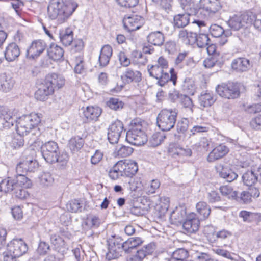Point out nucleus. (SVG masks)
<instances>
[{
	"mask_svg": "<svg viewBox=\"0 0 261 261\" xmlns=\"http://www.w3.org/2000/svg\"><path fill=\"white\" fill-rule=\"evenodd\" d=\"M142 243V239L139 237H132L123 243L122 248L125 253H129L132 250Z\"/></svg>",
	"mask_w": 261,
	"mask_h": 261,
	"instance_id": "obj_28",
	"label": "nucleus"
},
{
	"mask_svg": "<svg viewBox=\"0 0 261 261\" xmlns=\"http://www.w3.org/2000/svg\"><path fill=\"white\" fill-rule=\"evenodd\" d=\"M189 127V120L183 118L179 120L176 125V129L178 133H184Z\"/></svg>",
	"mask_w": 261,
	"mask_h": 261,
	"instance_id": "obj_54",
	"label": "nucleus"
},
{
	"mask_svg": "<svg viewBox=\"0 0 261 261\" xmlns=\"http://www.w3.org/2000/svg\"><path fill=\"white\" fill-rule=\"evenodd\" d=\"M200 222L196 214L191 213L187 216L182 223L183 229L186 233H192L199 229Z\"/></svg>",
	"mask_w": 261,
	"mask_h": 261,
	"instance_id": "obj_15",
	"label": "nucleus"
},
{
	"mask_svg": "<svg viewBox=\"0 0 261 261\" xmlns=\"http://www.w3.org/2000/svg\"><path fill=\"white\" fill-rule=\"evenodd\" d=\"M204 232L208 241L214 243L219 240L226 239L231 236V233L226 230H222L216 232L212 226H207L204 228Z\"/></svg>",
	"mask_w": 261,
	"mask_h": 261,
	"instance_id": "obj_12",
	"label": "nucleus"
},
{
	"mask_svg": "<svg viewBox=\"0 0 261 261\" xmlns=\"http://www.w3.org/2000/svg\"><path fill=\"white\" fill-rule=\"evenodd\" d=\"M197 212L202 216L203 218H208L211 213V208L207 203L203 201L199 202L196 206Z\"/></svg>",
	"mask_w": 261,
	"mask_h": 261,
	"instance_id": "obj_39",
	"label": "nucleus"
},
{
	"mask_svg": "<svg viewBox=\"0 0 261 261\" xmlns=\"http://www.w3.org/2000/svg\"><path fill=\"white\" fill-rule=\"evenodd\" d=\"M126 139L130 144L135 146H141L147 141V136L144 132H127Z\"/></svg>",
	"mask_w": 261,
	"mask_h": 261,
	"instance_id": "obj_17",
	"label": "nucleus"
},
{
	"mask_svg": "<svg viewBox=\"0 0 261 261\" xmlns=\"http://www.w3.org/2000/svg\"><path fill=\"white\" fill-rule=\"evenodd\" d=\"M185 90H187L189 93L193 94L195 86L193 82L190 79H186L183 84Z\"/></svg>",
	"mask_w": 261,
	"mask_h": 261,
	"instance_id": "obj_62",
	"label": "nucleus"
},
{
	"mask_svg": "<svg viewBox=\"0 0 261 261\" xmlns=\"http://www.w3.org/2000/svg\"><path fill=\"white\" fill-rule=\"evenodd\" d=\"M101 223V220L98 216L94 215H89L87 218L86 224L91 228H97Z\"/></svg>",
	"mask_w": 261,
	"mask_h": 261,
	"instance_id": "obj_49",
	"label": "nucleus"
},
{
	"mask_svg": "<svg viewBox=\"0 0 261 261\" xmlns=\"http://www.w3.org/2000/svg\"><path fill=\"white\" fill-rule=\"evenodd\" d=\"M186 212L184 208H176L171 214L170 220L171 223L175 225L182 224L186 218Z\"/></svg>",
	"mask_w": 261,
	"mask_h": 261,
	"instance_id": "obj_26",
	"label": "nucleus"
},
{
	"mask_svg": "<svg viewBox=\"0 0 261 261\" xmlns=\"http://www.w3.org/2000/svg\"><path fill=\"white\" fill-rule=\"evenodd\" d=\"M107 106L111 109L118 111L122 109L124 106V103L117 98H111L107 102Z\"/></svg>",
	"mask_w": 261,
	"mask_h": 261,
	"instance_id": "obj_47",
	"label": "nucleus"
},
{
	"mask_svg": "<svg viewBox=\"0 0 261 261\" xmlns=\"http://www.w3.org/2000/svg\"><path fill=\"white\" fill-rule=\"evenodd\" d=\"M232 68L237 72L247 71L250 68V61L245 58H238L231 63Z\"/></svg>",
	"mask_w": 261,
	"mask_h": 261,
	"instance_id": "obj_22",
	"label": "nucleus"
},
{
	"mask_svg": "<svg viewBox=\"0 0 261 261\" xmlns=\"http://www.w3.org/2000/svg\"><path fill=\"white\" fill-rule=\"evenodd\" d=\"M124 76L127 83H138L142 80V74L138 70L128 68L126 69Z\"/></svg>",
	"mask_w": 261,
	"mask_h": 261,
	"instance_id": "obj_30",
	"label": "nucleus"
},
{
	"mask_svg": "<svg viewBox=\"0 0 261 261\" xmlns=\"http://www.w3.org/2000/svg\"><path fill=\"white\" fill-rule=\"evenodd\" d=\"M118 4L121 7L125 8H131L136 6L139 2L138 0H117Z\"/></svg>",
	"mask_w": 261,
	"mask_h": 261,
	"instance_id": "obj_57",
	"label": "nucleus"
},
{
	"mask_svg": "<svg viewBox=\"0 0 261 261\" xmlns=\"http://www.w3.org/2000/svg\"><path fill=\"white\" fill-rule=\"evenodd\" d=\"M210 39L208 35L205 33H199L196 35V43L197 46L200 48H203L207 46L209 44Z\"/></svg>",
	"mask_w": 261,
	"mask_h": 261,
	"instance_id": "obj_44",
	"label": "nucleus"
},
{
	"mask_svg": "<svg viewBox=\"0 0 261 261\" xmlns=\"http://www.w3.org/2000/svg\"><path fill=\"white\" fill-rule=\"evenodd\" d=\"M216 90L221 97L228 99L237 98L240 94V85L237 83L218 85Z\"/></svg>",
	"mask_w": 261,
	"mask_h": 261,
	"instance_id": "obj_7",
	"label": "nucleus"
},
{
	"mask_svg": "<svg viewBox=\"0 0 261 261\" xmlns=\"http://www.w3.org/2000/svg\"><path fill=\"white\" fill-rule=\"evenodd\" d=\"M168 153L172 157L177 159L184 156H190L192 151L190 148H184L176 143L169 144L168 149Z\"/></svg>",
	"mask_w": 261,
	"mask_h": 261,
	"instance_id": "obj_16",
	"label": "nucleus"
},
{
	"mask_svg": "<svg viewBox=\"0 0 261 261\" xmlns=\"http://www.w3.org/2000/svg\"><path fill=\"white\" fill-rule=\"evenodd\" d=\"M119 162L116 163L109 171V176L112 180H117L120 176H124L122 167Z\"/></svg>",
	"mask_w": 261,
	"mask_h": 261,
	"instance_id": "obj_40",
	"label": "nucleus"
},
{
	"mask_svg": "<svg viewBox=\"0 0 261 261\" xmlns=\"http://www.w3.org/2000/svg\"><path fill=\"white\" fill-rule=\"evenodd\" d=\"M210 32L211 35L214 37H222V40L219 41L221 45H224L227 41V39L226 38V35L223 37V35L224 34L225 32L224 30L221 26L216 24H212L210 27Z\"/></svg>",
	"mask_w": 261,
	"mask_h": 261,
	"instance_id": "obj_32",
	"label": "nucleus"
},
{
	"mask_svg": "<svg viewBox=\"0 0 261 261\" xmlns=\"http://www.w3.org/2000/svg\"><path fill=\"white\" fill-rule=\"evenodd\" d=\"M130 129L127 132H144L143 130V126L142 125V122L140 119H134L130 122Z\"/></svg>",
	"mask_w": 261,
	"mask_h": 261,
	"instance_id": "obj_55",
	"label": "nucleus"
},
{
	"mask_svg": "<svg viewBox=\"0 0 261 261\" xmlns=\"http://www.w3.org/2000/svg\"><path fill=\"white\" fill-rule=\"evenodd\" d=\"M131 185L130 189L133 191H136L138 189H141L144 186L140 178H135L129 182Z\"/></svg>",
	"mask_w": 261,
	"mask_h": 261,
	"instance_id": "obj_61",
	"label": "nucleus"
},
{
	"mask_svg": "<svg viewBox=\"0 0 261 261\" xmlns=\"http://www.w3.org/2000/svg\"><path fill=\"white\" fill-rule=\"evenodd\" d=\"M77 6L76 3L71 0H50L47 7L48 17L62 23L69 18Z\"/></svg>",
	"mask_w": 261,
	"mask_h": 261,
	"instance_id": "obj_2",
	"label": "nucleus"
},
{
	"mask_svg": "<svg viewBox=\"0 0 261 261\" xmlns=\"http://www.w3.org/2000/svg\"><path fill=\"white\" fill-rule=\"evenodd\" d=\"M84 143V141L82 138L75 137L70 139L68 146L72 152H75L82 148Z\"/></svg>",
	"mask_w": 261,
	"mask_h": 261,
	"instance_id": "obj_37",
	"label": "nucleus"
},
{
	"mask_svg": "<svg viewBox=\"0 0 261 261\" xmlns=\"http://www.w3.org/2000/svg\"><path fill=\"white\" fill-rule=\"evenodd\" d=\"M119 60L121 64L125 67L128 66L130 63V59L127 57L124 52H120L118 55Z\"/></svg>",
	"mask_w": 261,
	"mask_h": 261,
	"instance_id": "obj_64",
	"label": "nucleus"
},
{
	"mask_svg": "<svg viewBox=\"0 0 261 261\" xmlns=\"http://www.w3.org/2000/svg\"><path fill=\"white\" fill-rule=\"evenodd\" d=\"M117 248L116 247L109 245L108 252L106 254V258L108 260L114 259L121 255V253L122 250Z\"/></svg>",
	"mask_w": 261,
	"mask_h": 261,
	"instance_id": "obj_46",
	"label": "nucleus"
},
{
	"mask_svg": "<svg viewBox=\"0 0 261 261\" xmlns=\"http://www.w3.org/2000/svg\"><path fill=\"white\" fill-rule=\"evenodd\" d=\"M188 255L189 253L187 250L178 248L173 252L172 256L168 261H184Z\"/></svg>",
	"mask_w": 261,
	"mask_h": 261,
	"instance_id": "obj_38",
	"label": "nucleus"
},
{
	"mask_svg": "<svg viewBox=\"0 0 261 261\" xmlns=\"http://www.w3.org/2000/svg\"><path fill=\"white\" fill-rule=\"evenodd\" d=\"M31 181L25 175H18L13 178L7 177L0 182V191L10 193L19 199H24L28 196L25 189L30 188Z\"/></svg>",
	"mask_w": 261,
	"mask_h": 261,
	"instance_id": "obj_3",
	"label": "nucleus"
},
{
	"mask_svg": "<svg viewBox=\"0 0 261 261\" xmlns=\"http://www.w3.org/2000/svg\"><path fill=\"white\" fill-rule=\"evenodd\" d=\"M242 180L244 184L248 187L253 186L258 180V176L254 171L248 170L242 175Z\"/></svg>",
	"mask_w": 261,
	"mask_h": 261,
	"instance_id": "obj_34",
	"label": "nucleus"
},
{
	"mask_svg": "<svg viewBox=\"0 0 261 261\" xmlns=\"http://www.w3.org/2000/svg\"><path fill=\"white\" fill-rule=\"evenodd\" d=\"M117 155L121 158H125L129 156L133 152V149L125 145H122L118 149H116Z\"/></svg>",
	"mask_w": 261,
	"mask_h": 261,
	"instance_id": "obj_51",
	"label": "nucleus"
},
{
	"mask_svg": "<svg viewBox=\"0 0 261 261\" xmlns=\"http://www.w3.org/2000/svg\"><path fill=\"white\" fill-rule=\"evenodd\" d=\"M45 79L54 90L61 88L65 84V79L60 74L54 73L48 74L46 76Z\"/></svg>",
	"mask_w": 261,
	"mask_h": 261,
	"instance_id": "obj_21",
	"label": "nucleus"
},
{
	"mask_svg": "<svg viewBox=\"0 0 261 261\" xmlns=\"http://www.w3.org/2000/svg\"><path fill=\"white\" fill-rule=\"evenodd\" d=\"M81 111L80 116L85 123L96 121L101 113V110L99 107H94L82 108Z\"/></svg>",
	"mask_w": 261,
	"mask_h": 261,
	"instance_id": "obj_14",
	"label": "nucleus"
},
{
	"mask_svg": "<svg viewBox=\"0 0 261 261\" xmlns=\"http://www.w3.org/2000/svg\"><path fill=\"white\" fill-rule=\"evenodd\" d=\"M47 54L53 60H59L63 57L64 51L62 48L57 45L51 44L47 49Z\"/></svg>",
	"mask_w": 261,
	"mask_h": 261,
	"instance_id": "obj_35",
	"label": "nucleus"
},
{
	"mask_svg": "<svg viewBox=\"0 0 261 261\" xmlns=\"http://www.w3.org/2000/svg\"><path fill=\"white\" fill-rule=\"evenodd\" d=\"M46 47V44L43 40L39 39L33 41L27 49V57L33 59L38 57Z\"/></svg>",
	"mask_w": 261,
	"mask_h": 261,
	"instance_id": "obj_13",
	"label": "nucleus"
},
{
	"mask_svg": "<svg viewBox=\"0 0 261 261\" xmlns=\"http://www.w3.org/2000/svg\"><path fill=\"white\" fill-rule=\"evenodd\" d=\"M161 183L158 179H153L149 183L146 184L143 189L148 195L154 194L156 191L159 188Z\"/></svg>",
	"mask_w": 261,
	"mask_h": 261,
	"instance_id": "obj_41",
	"label": "nucleus"
},
{
	"mask_svg": "<svg viewBox=\"0 0 261 261\" xmlns=\"http://www.w3.org/2000/svg\"><path fill=\"white\" fill-rule=\"evenodd\" d=\"M143 23L142 17L134 15L125 17L123 19L124 27L129 32L136 31L141 28Z\"/></svg>",
	"mask_w": 261,
	"mask_h": 261,
	"instance_id": "obj_18",
	"label": "nucleus"
},
{
	"mask_svg": "<svg viewBox=\"0 0 261 261\" xmlns=\"http://www.w3.org/2000/svg\"><path fill=\"white\" fill-rule=\"evenodd\" d=\"M217 171L220 177L227 182H231L238 177V174L227 167L219 165L217 167Z\"/></svg>",
	"mask_w": 261,
	"mask_h": 261,
	"instance_id": "obj_24",
	"label": "nucleus"
},
{
	"mask_svg": "<svg viewBox=\"0 0 261 261\" xmlns=\"http://www.w3.org/2000/svg\"><path fill=\"white\" fill-rule=\"evenodd\" d=\"M20 54V50L15 43H10L6 47L5 51V57L9 62L14 61Z\"/></svg>",
	"mask_w": 261,
	"mask_h": 261,
	"instance_id": "obj_23",
	"label": "nucleus"
},
{
	"mask_svg": "<svg viewBox=\"0 0 261 261\" xmlns=\"http://www.w3.org/2000/svg\"><path fill=\"white\" fill-rule=\"evenodd\" d=\"M69 159L68 154L67 153L63 152L61 153L58 151L57 155H56L55 160L54 161V163H60L62 165H64L67 163Z\"/></svg>",
	"mask_w": 261,
	"mask_h": 261,
	"instance_id": "obj_58",
	"label": "nucleus"
},
{
	"mask_svg": "<svg viewBox=\"0 0 261 261\" xmlns=\"http://www.w3.org/2000/svg\"><path fill=\"white\" fill-rule=\"evenodd\" d=\"M38 167L37 162L33 159V158L29 156L24 159L17 165L16 171L18 175H24V174L27 172H34Z\"/></svg>",
	"mask_w": 261,
	"mask_h": 261,
	"instance_id": "obj_9",
	"label": "nucleus"
},
{
	"mask_svg": "<svg viewBox=\"0 0 261 261\" xmlns=\"http://www.w3.org/2000/svg\"><path fill=\"white\" fill-rule=\"evenodd\" d=\"M152 2L157 7H159L166 11L171 9L172 0H151Z\"/></svg>",
	"mask_w": 261,
	"mask_h": 261,
	"instance_id": "obj_50",
	"label": "nucleus"
},
{
	"mask_svg": "<svg viewBox=\"0 0 261 261\" xmlns=\"http://www.w3.org/2000/svg\"><path fill=\"white\" fill-rule=\"evenodd\" d=\"M147 38L149 43L155 46H161L164 42V35L160 31L151 32Z\"/></svg>",
	"mask_w": 261,
	"mask_h": 261,
	"instance_id": "obj_33",
	"label": "nucleus"
},
{
	"mask_svg": "<svg viewBox=\"0 0 261 261\" xmlns=\"http://www.w3.org/2000/svg\"><path fill=\"white\" fill-rule=\"evenodd\" d=\"M219 190L222 195L228 198L235 199L237 197V192L233 191L230 186H223L220 187Z\"/></svg>",
	"mask_w": 261,
	"mask_h": 261,
	"instance_id": "obj_45",
	"label": "nucleus"
},
{
	"mask_svg": "<svg viewBox=\"0 0 261 261\" xmlns=\"http://www.w3.org/2000/svg\"><path fill=\"white\" fill-rule=\"evenodd\" d=\"M124 176L130 177L134 175L138 171V168L136 162L132 160H125L118 161Z\"/></svg>",
	"mask_w": 261,
	"mask_h": 261,
	"instance_id": "obj_20",
	"label": "nucleus"
},
{
	"mask_svg": "<svg viewBox=\"0 0 261 261\" xmlns=\"http://www.w3.org/2000/svg\"><path fill=\"white\" fill-rule=\"evenodd\" d=\"M229 148L223 144H221L216 147L209 153L207 161L210 162L222 158L229 152Z\"/></svg>",
	"mask_w": 261,
	"mask_h": 261,
	"instance_id": "obj_19",
	"label": "nucleus"
},
{
	"mask_svg": "<svg viewBox=\"0 0 261 261\" xmlns=\"http://www.w3.org/2000/svg\"><path fill=\"white\" fill-rule=\"evenodd\" d=\"M126 210L135 216H141L143 214V211L140 206H136L132 202L126 203Z\"/></svg>",
	"mask_w": 261,
	"mask_h": 261,
	"instance_id": "obj_53",
	"label": "nucleus"
},
{
	"mask_svg": "<svg viewBox=\"0 0 261 261\" xmlns=\"http://www.w3.org/2000/svg\"><path fill=\"white\" fill-rule=\"evenodd\" d=\"M83 203L80 200L74 199L69 201L66 204L68 211L72 213L82 212Z\"/></svg>",
	"mask_w": 261,
	"mask_h": 261,
	"instance_id": "obj_43",
	"label": "nucleus"
},
{
	"mask_svg": "<svg viewBox=\"0 0 261 261\" xmlns=\"http://www.w3.org/2000/svg\"><path fill=\"white\" fill-rule=\"evenodd\" d=\"M255 15L251 12L245 13L241 15H235L228 21L229 26L234 30L240 29L248 26L253 23Z\"/></svg>",
	"mask_w": 261,
	"mask_h": 261,
	"instance_id": "obj_6",
	"label": "nucleus"
},
{
	"mask_svg": "<svg viewBox=\"0 0 261 261\" xmlns=\"http://www.w3.org/2000/svg\"><path fill=\"white\" fill-rule=\"evenodd\" d=\"M189 14L188 13L179 14L174 17V25L177 28H184L189 23Z\"/></svg>",
	"mask_w": 261,
	"mask_h": 261,
	"instance_id": "obj_36",
	"label": "nucleus"
},
{
	"mask_svg": "<svg viewBox=\"0 0 261 261\" xmlns=\"http://www.w3.org/2000/svg\"><path fill=\"white\" fill-rule=\"evenodd\" d=\"M73 32L71 28H67L60 31L59 38L60 41L65 46H68L73 41Z\"/></svg>",
	"mask_w": 261,
	"mask_h": 261,
	"instance_id": "obj_29",
	"label": "nucleus"
},
{
	"mask_svg": "<svg viewBox=\"0 0 261 261\" xmlns=\"http://www.w3.org/2000/svg\"><path fill=\"white\" fill-rule=\"evenodd\" d=\"M40 114L31 113L28 115L23 116L18 120L13 112L7 107L0 106V122L4 125V127L10 128L16 124V130L18 134L27 135L29 132L33 130L36 134L39 130L37 128L38 124L41 122Z\"/></svg>",
	"mask_w": 261,
	"mask_h": 261,
	"instance_id": "obj_1",
	"label": "nucleus"
},
{
	"mask_svg": "<svg viewBox=\"0 0 261 261\" xmlns=\"http://www.w3.org/2000/svg\"><path fill=\"white\" fill-rule=\"evenodd\" d=\"M122 241L123 240L120 237L115 238L114 239L108 241V245L116 247L117 248V249L123 250V248H122L123 242Z\"/></svg>",
	"mask_w": 261,
	"mask_h": 261,
	"instance_id": "obj_59",
	"label": "nucleus"
},
{
	"mask_svg": "<svg viewBox=\"0 0 261 261\" xmlns=\"http://www.w3.org/2000/svg\"><path fill=\"white\" fill-rule=\"evenodd\" d=\"M59 151L58 144L54 141H48L41 146V152L45 160L53 164Z\"/></svg>",
	"mask_w": 261,
	"mask_h": 261,
	"instance_id": "obj_11",
	"label": "nucleus"
},
{
	"mask_svg": "<svg viewBox=\"0 0 261 261\" xmlns=\"http://www.w3.org/2000/svg\"><path fill=\"white\" fill-rule=\"evenodd\" d=\"M49 250V246L44 242H40L37 249V252L40 255H44L47 253Z\"/></svg>",
	"mask_w": 261,
	"mask_h": 261,
	"instance_id": "obj_60",
	"label": "nucleus"
},
{
	"mask_svg": "<svg viewBox=\"0 0 261 261\" xmlns=\"http://www.w3.org/2000/svg\"><path fill=\"white\" fill-rule=\"evenodd\" d=\"M23 135L18 134L15 136L12 140L11 145L14 148H18L22 146L24 144Z\"/></svg>",
	"mask_w": 261,
	"mask_h": 261,
	"instance_id": "obj_56",
	"label": "nucleus"
},
{
	"mask_svg": "<svg viewBox=\"0 0 261 261\" xmlns=\"http://www.w3.org/2000/svg\"><path fill=\"white\" fill-rule=\"evenodd\" d=\"M180 101L181 105L186 108L189 109L191 113H193L194 105L192 99L188 96L180 94Z\"/></svg>",
	"mask_w": 261,
	"mask_h": 261,
	"instance_id": "obj_52",
	"label": "nucleus"
},
{
	"mask_svg": "<svg viewBox=\"0 0 261 261\" xmlns=\"http://www.w3.org/2000/svg\"><path fill=\"white\" fill-rule=\"evenodd\" d=\"M177 116L176 110L165 109L162 110L157 117V124L163 131H169L175 124Z\"/></svg>",
	"mask_w": 261,
	"mask_h": 261,
	"instance_id": "obj_5",
	"label": "nucleus"
},
{
	"mask_svg": "<svg viewBox=\"0 0 261 261\" xmlns=\"http://www.w3.org/2000/svg\"><path fill=\"white\" fill-rule=\"evenodd\" d=\"M14 81L6 73H0V91L8 92L13 87Z\"/></svg>",
	"mask_w": 261,
	"mask_h": 261,
	"instance_id": "obj_25",
	"label": "nucleus"
},
{
	"mask_svg": "<svg viewBox=\"0 0 261 261\" xmlns=\"http://www.w3.org/2000/svg\"><path fill=\"white\" fill-rule=\"evenodd\" d=\"M207 198L211 203H214L220 201L219 194L215 191H212L207 193Z\"/></svg>",
	"mask_w": 261,
	"mask_h": 261,
	"instance_id": "obj_63",
	"label": "nucleus"
},
{
	"mask_svg": "<svg viewBox=\"0 0 261 261\" xmlns=\"http://www.w3.org/2000/svg\"><path fill=\"white\" fill-rule=\"evenodd\" d=\"M168 62L163 57H160L154 65H148L147 69L149 75L157 79L158 84L160 86H164L168 81L173 82L174 85L176 84L177 76L173 68L169 70L170 75L168 72Z\"/></svg>",
	"mask_w": 261,
	"mask_h": 261,
	"instance_id": "obj_4",
	"label": "nucleus"
},
{
	"mask_svg": "<svg viewBox=\"0 0 261 261\" xmlns=\"http://www.w3.org/2000/svg\"><path fill=\"white\" fill-rule=\"evenodd\" d=\"M40 184L44 187H49L52 185L54 178L49 172H43L40 177Z\"/></svg>",
	"mask_w": 261,
	"mask_h": 261,
	"instance_id": "obj_48",
	"label": "nucleus"
},
{
	"mask_svg": "<svg viewBox=\"0 0 261 261\" xmlns=\"http://www.w3.org/2000/svg\"><path fill=\"white\" fill-rule=\"evenodd\" d=\"M195 33L189 31L186 29H182L179 31L178 37L179 39L185 44H193L196 42Z\"/></svg>",
	"mask_w": 261,
	"mask_h": 261,
	"instance_id": "obj_27",
	"label": "nucleus"
},
{
	"mask_svg": "<svg viewBox=\"0 0 261 261\" xmlns=\"http://www.w3.org/2000/svg\"><path fill=\"white\" fill-rule=\"evenodd\" d=\"M27 250V245L22 239H13L8 244L7 251L4 253L19 257Z\"/></svg>",
	"mask_w": 261,
	"mask_h": 261,
	"instance_id": "obj_8",
	"label": "nucleus"
},
{
	"mask_svg": "<svg viewBox=\"0 0 261 261\" xmlns=\"http://www.w3.org/2000/svg\"><path fill=\"white\" fill-rule=\"evenodd\" d=\"M124 130L123 124L118 120L112 122L108 128L107 138L112 144L117 143Z\"/></svg>",
	"mask_w": 261,
	"mask_h": 261,
	"instance_id": "obj_10",
	"label": "nucleus"
},
{
	"mask_svg": "<svg viewBox=\"0 0 261 261\" xmlns=\"http://www.w3.org/2000/svg\"><path fill=\"white\" fill-rule=\"evenodd\" d=\"M166 138L164 133L162 132H155L151 137L149 143L152 147H156L160 145Z\"/></svg>",
	"mask_w": 261,
	"mask_h": 261,
	"instance_id": "obj_42",
	"label": "nucleus"
},
{
	"mask_svg": "<svg viewBox=\"0 0 261 261\" xmlns=\"http://www.w3.org/2000/svg\"><path fill=\"white\" fill-rule=\"evenodd\" d=\"M198 99L200 106L203 107H210L216 101V98L214 94L207 91L202 93L199 96Z\"/></svg>",
	"mask_w": 261,
	"mask_h": 261,
	"instance_id": "obj_31",
	"label": "nucleus"
}]
</instances>
